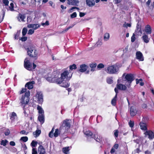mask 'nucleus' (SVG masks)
Instances as JSON below:
<instances>
[{
    "label": "nucleus",
    "mask_w": 154,
    "mask_h": 154,
    "mask_svg": "<svg viewBox=\"0 0 154 154\" xmlns=\"http://www.w3.org/2000/svg\"><path fill=\"white\" fill-rule=\"evenodd\" d=\"M122 79H119L118 80L116 87L114 89V91L116 94L115 97L112 99L111 102L113 106H115L116 105L117 95L119 93L118 90L125 91L127 89V87L125 85L121 84H119L120 82L122 83Z\"/></svg>",
    "instance_id": "f257e3e1"
},
{
    "label": "nucleus",
    "mask_w": 154,
    "mask_h": 154,
    "mask_svg": "<svg viewBox=\"0 0 154 154\" xmlns=\"http://www.w3.org/2000/svg\"><path fill=\"white\" fill-rule=\"evenodd\" d=\"M27 55L31 61L37 60L38 58V51L35 46L33 45H29L26 49Z\"/></svg>",
    "instance_id": "f03ea898"
},
{
    "label": "nucleus",
    "mask_w": 154,
    "mask_h": 154,
    "mask_svg": "<svg viewBox=\"0 0 154 154\" xmlns=\"http://www.w3.org/2000/svg\"><path fill=\"white\" fill-rule=\"evenodd\" d=\"M125 74V73H124L122 75V77L120 78H119V79H122V83H124V82H123V78H125V81H127L129 83V85H128V87L129 88V87L130 86L131 84L132 83V82L133 81H134V76L133 74L130 73L126 74V75H125V77H124ZM121 83H122V82H120L119 83V84H121Z\"/></svg>",
    "instance_id": "7ed1b4c3"
},
{
    "label": "nucleus",
    "mask_w": 154,
    "mask_h": 154,
    "mask_svg": "<svg viewBox=\"0 0 154 154\" xmlns=\"http://www.w3.org/2000/svg\"><path fill=\"white\" fill-rule=\"evenodd\" d=\"M30 93L29 91L25 93L24 95H23L20 99V103L21 105H23V107H25V106L28 104L29 101V96Z\"/></svg>",
    "instance_id": "20e7f679"
},
{
    "label": "nucleus",
    "mask_w": 154,
    "mask_h": 154,
    "mask_svg": "<svg viewBox=\"0 0 154 154\" xmlns=\"http://www.w3.org/2000/svg\"><path fill=\"white\" fill-rule=\"evenodd\" d=\"M70 121H71V120L68 119L63 120L62 125L60 127V130L62 131V130H64V132L68 131L70 128L71 127Z\"/></svg>",
    "instance_id": "39448f33"
},
{
    "label": "nucleus",
    "mask_w": 154,
    "mask_h": 154,
    "mask_svg": "<svg viewBox=\"0 0 154 154\" xmlns=\"http://www.w3.org/2000/svg\"><path fill=\"white\" fill-rule=\"evenodd\" d=\"M119 70L118 66L114 65L108 66L107 69H105L106 71L110 74H114L117 73Z\"/></svg>",
    "instance_id": "423d86ee"
},
{
    "label": "nucleus",
    "mask_w": 154,
    "mask_h": 154,
    "mask_svg": "<svg viewBox=\"0 0 154 154\" xmlns=\"http://www.w3.org/2000/svg\"><path fill=\"white\" fill-rule=\"evenodd\" d=\"M30 61L31 60L29 59V58L26 57L24 60V66L27 70L29 71H32V64Z\"/></svg>",
    "instance_id": "0eeeda50"
},
{
    "label": "nucleus",
    "mask_w": 154,
    "mask_h": 154,
    "mask_svg": "<svg viewBox=\"0 0 154 154\" xmlns=\"http://www.w3.org/2000/svg\"><path fill=\"white\" fill-rule=\"evenodd\" d=\"M73 72L69 71V72L67 70H65L63 72H62L61 74V77L63 79H64L66 78L67 79L69 80L71 78Z\"/></svg>",
    "instance_id": "6e6552de"
},
{
    "label": "nucleus",
    "mask_w": 154,
    "mask_h": 154,
    "mask_svg": "<svg viewBox=\"0 0 154 154\" xmlns=\"http://www.w3.org/2000/svg\"><path fill=\"white\" fill-rule=\"evenodd\" d=\"M63 80L61 76L60 78L54 77L52 78L51 79V82L58 84H61Z\"/></svg>",
    "instance_id": "1a4fd4ad"
},
{
    "label": "nucleus",
    "mask_w": 154,
    "mask_h": 154,
    "mask_svg": "<svg viewBox=\"0 0 154 154\" xmlns=\"http://www.w3.org/2000/svg\"><path fill=\"white\" fill-rule=\"evenodd\" d=\"M130 112L131 116H134L136 115L137 111L134 106H132L130 109Z\"/></svg>",
    "instance_id": "9d476101"
},
{
    "label": "nucleus",
    "mask_w": 154,
    "mask_h": 154,
    "mask_svg": "<svg viewBox=\"0 0 154 154\" xmlns=\"http://www.w3.org/2000/svg\"><path fill=\"white\" fill-rule=\"evenodd\" d=\"M145 136H148V138L152 139L154 138V132L150 130L146 131L144 133Z\"/></svg>",
    "instance_id": "9b49d317"
},
{
    "label": "nucleus",
    "mask_w": 154,
    "mask_h": 154,
    "mask_svg": "<svg viewBox=\"0 0 154 154\" xmlns=\"http://www.w3.org/2000/svg\"><path fill=\"white\" fill-rule=\"evenodd\" d=\"M80 69L79 70V71L83 72L87 71L88 66L85 64L81 65L80 66Z\"/></svg>",
    "instance_id": "f8f14e48"
},
{
    "label": "nucleus",
    "mask_w": 154,
    "mask_h": 154,
    "mask_svg": "<svg viewBox=\"0 0 154 154\" xmlns=\"http://www.w3.org/2000/svg\"><path fill=\"white\" fill-rule=\"evenodd\" d=\"M35 83L34 81L29 82H27L25 85V88L26 87L29 89H32L33 87V85Z\"/></svg>",
    "instance_id": "ddd939ff"
},
{
    "label": "nucleus",
    "mask_w": 154,
    "mask_h": 154,
    "mask_svg": "<svg viewBox=\"0 0 154 154\" xmlns=\"http://www.w3.org/2000/svg\"><path fill=\"white\" fill-rule=\"evenodd\" d=\"M38 102L39 103H42L43 102V96L41 92L37 93Z\"/></svg>",
    "instance_id": "4468645a"
},
{
    "label": "nucleus",
    "mask_w": 154,
    "mask_h": 154,
    "mask_svg": "<svg viewBox=\"0 0 154 154\" xmlns=\"http://www.w3.org/2000/svg\"><path fill=\"white\" fill-rule=\"evenodd\" d=\"M136 58L139 60L143 61L144 58L142 54L140 51H137L136 53Z\"/></svg>",
    "instance_id": "2eb2a0df"
},
{
    "label": "nucleus",
    "mask_w": 154,
    "mask_h": 154,
    "mask_svg": "<svg viewBox=\"0 0 154 154\" xmlns=\"http://www.w3.org/2000/svg\"><path fill=\"white\" fill-rule=\"evenodd\" d=\"M41 26L40 24H32L29 25L27 27L29 28H32L34 30H36Z\"/></svg>",
    "instance_id": "dca6fc26"
},
{
    "label": "nucleus",
    "mask_w": 154,
    "mask_h": 154,
    "mask_svg": "<svg viewBox=\"0 0 154 154\" xmlns=\"http://www.w3.org/2000/svg\"><path fill=\"white\" fill-rule=\"evenodd\" d=\"M144 31L147 34H150L152 32V28L149 25H146L144 29Z\"/></svg>",
    "instance_id": "f3484780"
},
{
    "label": "nucleus",
    "mask_w": 154,
    "mask_h": 154,
    "mask_svg": "<svg viewBox=\"0 0 154 154\" xmlns=\"http://www.w3.org/2000/svg\"><path fill=\"white\" fill-rule=\"evenodd\" d=\"M38 152L39 154H45V149L42 145H40L38 148Z\"/></svg>",
    "instance_id": "a211bd4d"
},
{
    "label": "nucleus",
    "mask_w": 154,
    "mask_h": 154,
    "mask_svg": "<svg viewBox=\"0 0 154 154\" xmlns=\"http://www.w3.org/2000/svg\"><path fill=\"white\" fill-rule=\"evenodd\" d=\"M67 2V4L69 5H75L78 3L79 2L78 1L76 0H66Z\"/></svg>",
    "instance_id": "6ab92c4d"
},
{
    "label": "nucleus",
    "mask_w": 154,
    "mask_h": 154,
    "mask_svg": "<svg viewBox=\"0 0 154 154\" xmlns=\"http://www.w3.org/2000/svg\"><path fill=\"white\" fill-rule=\"evenodd\" d=\"M92 138H94L97 142L100 143L102 141V137L99 136L97 135V134H94Z\"/></svg>",
    "instance_id": "aec40b11"
},
{
    "label": "nucleus",
    "mask_w": 154,
    "mask_h": 154,
    "mask_svg": "<svg viewBox=\"0 0 154 154\" xmlns=\"http://www.w3.org/2000/svg\"><path fill=\"white\" fill-rule=\"evenodd\" d=\"M86 3L89 7H92L95 5L94 0H86Z\"/></svg>",
    "instance_id": "412c9836"
},
{
    "label": "nucleus",
    "mask_w": 154,
    "mask_h": 154,
    "mask_svg": "<svg viewBox=\"0 0 154 154\" xmlns=\"http://www.w3.org/2000/svg\"><path fill=\"white\" fill-rule=\"evenodd\" d=\"M139 125L140 129L146 131H147V128L146 124L140 122Z\"/></svg>",
    "instance_id": "4be33fe9"
},
{
    "label": "nucleus",
    "mask_w": 154,
    "mask_h": 154,
    "mask_svg": "<svg viewBox=\"0 0 154 154\" xmlns=\"http://www.w3.org/2000/svg\"><path fill=\"white\" fill-rule=\"evenodd\" d=\"M38 119L41 123L43 124L45 122V116L44 114L39 115L38 117Z\"/></svg>",
    "instance_id": "5701e85b"
},
{
    "label": "nucleus",
    "mask_w": 154,
    "mask_h": 154,
    "mask_svg": "<svg viewBox=\"0 0 154 154\" xmlns=\"http://www.w3.org/2000/svg\"><path fill=\"white\" fill-rule=\"evenodd\" d=\"M142 39L144 42L146 43H148L149 41V38H148L147 35H143L142 37Z\"/></svg>",
    "instance_id": "b1692460"
},
{
    "label": "nucleus",
    "mask_w": 154,
    "mask_h": 154,
    "mask_svg": "<svg viewBox=\"0 0 154 154\" xmlns=\"http://www.w3.org/2000/svg\"><path fill=\"white\" fill-rule=\"evenodd\" d=\"M62 87L64 88H68L69 86V83L68 82L66 81H63L61 83V85Z\"/></svg>",
    "instance_id": "393cba45"
},
{
    "label": "nucleus",
    "mask_w": 154,
    "mask_h": 154,
    "mask_svg": "<svg viewBox=\"0 0 154 154\" xmlns=\"http://www.w3.org/2000/svg\"><path fill=\"white\" fill-rule=\"evenodd\" d=\"M61 131H62L60 130V129H55V132L53 134V135H54V136L55 137H56L60 134V132Z\"/></svg>",
    "instance_id": "a878e982"
},
{
    "label": "nucleus",
    "mask_w": 154,
    "mask_h": 154,
    "mask_svg": "<svg viewBox=\"0 0 154 154\" xmlns=\"http://www.w3.org/2000/svg\"><path fill=\"white\" fill-rule=\"evenodd\" d=\"M84 134L86 136L91 137L93 135V133L89 130L87 131L84 132Z\"/></svg>",
    "instance_id": "bb28decb"
},
{
    "label": "nucleus",
    "mask_w": 154,
    "mask_h": 154,
    "mask_svg": "<svg viewBox=\"0 0 154 154\" xmlns=\"http://www.w3.org/2000/svg\"><path fill=\"white\" fill-rule=\"evenodd\" d=\"M97 64L96 63H92L90 64V66L91 68V71H94L95 70V69L97 66Z\"/></svg>",
    "instance_id": "cd10ccee"
},
{
    "label": "nucleus",
    "mask_w": 154,
    "mask_h": 154,
    "mask_svg": "<svg viewBox=\"0 0 154 154\" xmlns=\"http://www.w3.org/2000/svg\"><path fill=\"white\" fill-rule=\"evenodd\" d=\"M16 117H17L16 113L14 112H12L10 116V119L12 121H14Z\"/></svg>",
    "instance_id": "c85d7f7f"
},
{
    "label": "nucleus",
    "mask_w": 154,
    "mask_h": 154,
    "mask_svg": "<svg viewBox=\"0 0 154 154\" xmlns=\"http://www.w3.org/2000/svg\"><path fill=\"white\" fill-rule=\"evenodd\" d=\"M41 131L40 130H37L35 132H33V134L35 135V137H38L41 133Z\"/></svg>",
    "instance_id": "c756f323"
},
{
    "label": "nucleus",
    "mask_w": 154,
    "mask_h": 154,
    "mask_svg": "<svg viewBox=\"0 0 154 154\" xmlns=\"http://www.w3.org/2000/svg\"><path fill=\"white\" fill-rule=\"evenodd\" d=\"M37 109L38 110V112L39 114H44V111L40 106H38Z\"/></svg>",
    "instance_id": "7c9ffc66"
},
{
    "label": "nucleus",
    "mask_w": 154,
    "mask_h": 154,
    "mask_svg": "<svg viewBox=\"0 0 154 154\" xmlns=\"http://www.w3.org/2000/svg\"><path fill=\"white\" fill-rule=\"evenodd\" d=\"M69 72L70 71V72H72V70L76 69H77L76 66L75 64H73L72 65H70L69 66Z\"/></svg>",
    "instance_id": "2f4dec72"
},
{
    "label": "nucleus",
    "mask_w": 154,
    "mask_h": 154,
    "mask_svg": "<svg viewBox=\"0 0 154 154\" xmlns=\"http://www.w3.org/2000/svg\"><path fill=\"white\" fill-rule=\"evenodd\" d=\"M148 120L149 118L148 117H143L142 119V121L140 122L146 123H146L148 121Z\"/></svg>",
    "instance_id": "473e14b6"
},
{
    "label": "nucleus",
    "mask_w": 154,
    "mask_h": 154,
    "mask_svg": "<svg viewBox=\"0 0 154 154\" xmlns=\"http://www.w3.org/2000/svg\"><path fill=\"white\" fill-rule=\"evenodd\" d=\"M19 17L22 21H24V20L26 16L24 14H22L20 13L19 14Z\"/></svg>",
    "instance_id": "72a5a7b5"
},
{
    "label": "nucleus",
    "mask_w": 154,
    "mask_h": 154,
    "mask_svg": "<svg viewBox=\"0 0 154 154\" xmlns=\"http://www.w3.org/2000/svg\"><path fill=\"white\" fill-rule=\"evenodd\" d=\"M109 38V34L108 33H106L104 34V40L105 41L108 40Z\"/></svg>",
    "instance_id": "f704fd0d"
},
{
    "label": "nucleus",
    "mask_w": 154,
    "mask_h": 154,
    "mask_svg": "<svg viewBox=\"0 0 154 154\" xmlns=\"http://www.w3.org/2000/svg\"><path fill=\"white\" fill-rule=\"evenodd\" d=\"M69 147L63 148V151L65 154H67L69 151Z\"/></svg>",
    "instance_id": "c9c22d12"
},
{
    "label": "nucleus",
    "mask_w": 154,
    "mask_h": 154,
    "mask_svg": "<svg viewBox=\"0 0 154 154\" xmlns=\"http://www.w3.org/2000/svg\"><path fill=\"white\" fill-rule=\"evenodd\" d=\"M27 32V30L26 28L24 27L22 30V34L23 36H25Z\"/></svg>",
    "instance_id": "e433bc0d"
},
{
    "label": "nucleus",
    "mask_w": 154,
    "mask_h": 154,
    "mask_svg": "<svg viewBox=\"0 0 154 154\" xmlns=\"http://www.w3.org/2000/svg\"><path fill=\"white\" fill-rule=\"evenodd\" d=\"M8 142V141L7 140H2L1 141L0 144L1 145L5 146L6 145Z\"/></svg>",
    "instance_id": "4c0bfd02"
},
{
    "label": "nucleus",
    "mask_w": 154,
    "mask_h": 154,
    "mask_svg": "<svg viewBox=\"0 0 154 154\" xmlns=\"http://www.w3.org/2000/svg\"><path fill=\"white\" fill-rule=\"evenodd\" d=\"M112 77H109L107 79L106 82L109 84H111L113 83Z\"/></svg>",
    "instance_id": "58836bf2"
},
{
    "label": "nucleus",
    "mask_w": 154,
    "mask_h": 154,
    "mask_svg": "<svg viewBox=\"0 0 154 154\" xmlns=\"http://www.w3.org/2000/svg\"><path fill=\"white\" fill-rule=\"evenodd\" d=\"M37 143V142L35 141L34 140H33L31 143V145L32 147H35L36 146Z\"/></svg>",
    "instance_id": "ea45409f"
},
{
    "label": "nucleus",
    "mask_w": 154,
    "mask_h": 154,
    "mask_svg": "<svg viewBox=\"0 0 154 154\" xmlns=\"http://www.w3.org/2000/svg\"><path fill=\"white\" fill-rule=\"evenodd\" d=\"M128 124L130 127L132 128L134 127V123L133 121L130 120L128 122Z\"/></svg>",
    "instance_id": "a19ab883"
},
{
    "label": "nucleus",
    "mask_w": 154,
    "mask_h": 154,
    "mask_svg": "<svg viewBox=\"0 0 154 154\" xmlns=\"http://www.w3.org/2000/svg\"><path fill=\"white\" fill-rule=\"evenodd\" d=\"M20 31H17V33L14 35V38L15 39H18L19 38L20 33Z\"/></svg>",
    "instance_id": "79ce46f5"
},
{
    "label": "nucleus",
    "mask_w": 154,
    "mask_h": 154,
    "mask_svg": "<svg viewBox=\"0 0 154 154\" xmlns=\"http://www.w3.org/2000/svg\"><path fill=\"white\" fill-rule=\"evenodd\" d=\"M20 140H22L24 142H26L28 140V137L26 136L23 137H21Z\"/></svg>",
    "instance_id": "37998d69"
},
{
    "label": "nucleus",
    "mask_w": 154,
    "mask_h": 154,
    "mask_svg": "<svg viewBox=\"0 0 154 154\" xmlns=\"http://www.w3.org/2000/svg\"><path fill=\"white\" fill-rule=\"evenodd\" d=\"M54 131V128H53L51 131L49 132V137L51 138H52L53 137V133Z\"/></svg>",
    "instance_id": "c03bdc74"
},
{
    "label": "nucleus",
    "mask_w": 154,
    "mask_h": 154,
    "mask_svg": "<svg viewBox=\"0 0 154 154\" xmlns=\"http://www.w3.org/2000/svg\"><path fill=\"white\" fill-rule=\"evenodd\" d=\"M119 131L118 130H115L114 131V134L115 137H117L118 136Z\"/></svg>",
    "instance_id": "a18cd8bd"
},
{
    "label": "nucleus",
    "mask_w": 154,
    "mask_h": 154,
    "mask_svg": "<svg viewBox=\"0 0 154 154\" xmlns=\"http://www.w3.org/2000/svg\"><path fill=\"white\" fill-rule=\"evenodd\" d=\"M14 4L12 2L10 4V6L9 7V9L10 11H14Z\"/></svg>",
    "instance_id": "49530a36"
},
{
    "label": "nucleus",
    "mask_w": 154,
    "mask_h": 154,
    "mask_svg": "<svg viewBox=\"0 0 154 154\" xmlns=\"http://www.w3.org/2000/svg\"><path fill=\"white\" fill-rule=\"evenodd\" d=\"M26 89L25 88H22L20 92H19V93L20 94H21L24 92H26Z\"/></svg>",
    "instance_id": "de8ad7c7"
},
{
    "label": "nucleus",
    "mask_w": 154,
    "mask_h": 154,
    "mask_svg": "<svg viewBox=\"0 0 154 154\" xmlns=\"http://www.w3.org/2000/svg\"><path fill=\"white\" fill-rule=\"evenodd\" d=\"M77 17V14L76 12H74L71 14L70 17L71 18L76 17Z\"/></svg>",
    "instance_id": "09e8293b"
},
{
    "label": "nucleus",
    "mask_w": 154,
    "mask_h": 154,
    "mask_svg": "<svg viewBox=\"0 0 154 154\" xmlns=\"http://www.w3.org/2000/svg\"><path fill=\"white\" fill-rule=\"evenodd\" d=\"M104 67V65L102 63L99 64L97 66V68L99 69H102Z\"/></svg>",
    "instance_id": "8fccbe9b"
},
{
    "label": "nucleus",
    "mask_w": 154,
    "mask_h": 154,
    "mask_svg": "<svg viewBox=\"0 0 154 154\" xmlns=\"http://www.w3.org/2000/svg\"><path fill=\"white\" fill-rule=\"evenodd\" d=\"M135 35V34L134 33H133L132 36L131 37V42H134L136 39Z\"/></svg>",
    "instance_id": "3c124183"
},
{
    "label": "nucleus",
    "mask_w": 154,
    "mask_h": 154,
    "mask_svg": "<svg viewBox=\"0 0 154 154\" xmlns=\"http://www.w3.org/2000/svg\"><path fill=\"white\" fill-rule=\"evenodd\" d=\"M140 146H139V147L134 150V152L135 153H139L141 151L140 149Z\"/></svg>",
    "instance_id": "603ef678"
},
{
    "label": "nucleus",
    "mask_w": 154,
    "mask_h": 154,
    "mask_svg": "<svg viewBox=\"0 0 154 154\" xmlns=\"http://www.w3.org/2000/svg\"><path fill=\"white\" fill-rule=\"evenodd\" d=\"M34 32V30L32 29H30L28 31V34L29 35H32V34Z\"/></svg>",
    "instance_id": "864d4df0"
},
{
    "label": "nucleus",
    "mask_w": 154,
    "mask_h": 154,
    "mask_svg": "<svg viewBox=\"0 0 154 154\" xmlns=\"http://www.w3.org/2000/svg\"><path fill=\"white\" fill-rule=\"evenodd\" d=\"M27 37L26 36L22 37L20 38V40L22 42H25L27 40Z\"/></svg>",
    "instance_id": "5fc2aeb1"
},
{
    "label": "nucleus",
    "mask_w": 154,
    "mask_h": 154,
    "mask_svg": "<svg viewBox=\"0 0 154 154\" xmlns=\"http://www.w3.org/2000/svg\"><path fill=\"white\" fill-rule=\"evenodd\" d=\"M3 2L5 6L8 5L9 2L8 0H3Z\"/></svg>",
    "instance_id": "6e6d98bb"
},
{
    "label": "nucleus",
    "mask_w": 154,
    "mask_h": 154,
    "mask_svg": "<svg viewBox=\"0 0 154 154\" xmlns=\"http://www.w3.org/2000/svg\"><path fill=\"white\" fill-rule=\"evenodd\" d=\"M41 25L42 26H44L45 25L46 26H48L49 25V21L48 20H47L46 21L45 23H41Z\"/></svg>",
    "instance_id": "4d7b16f0"
},
{
    "label": "nucleus",
    "mask_w": 154,
    "mask_h": 154,
    "mask_svg": "<svg viewBox=\"0 0 154 154\" xmlns=\"http://www.w3.org/2000/svg\"><path fill=\"white\" fill-rule=\"evenodd\" d=\"M77 9L78 10H79V8H78V7H72L70 9H69V11H70V12H72V11L73 10V9Z\"/></svg>",
    "instance_id": "13d9d810"
},
{
    "label": "nucleus",
    "mask_w": 154,
    "mask_h": 154,
    "mask_svg": "<svg viewBox=\"0 0 154 154\" xmlns=\"http://www.w3.org/2000/svg\"><path fill=\"white\" fill-rule=\"evenodd\" d=\"M74 26V25H72L71 26H69V27H68L66 29H65L64 30H63V32H66L68 31L69 29H70L71 28Z\"/></svg>",
    "instance_id": "bf43d9fd"
},
{
    "label": "nucleus",
    "mask_w": 154,
    "mask_h": 154,
    "mask_svg": "<svg viewBox=\"0 0 154 154\" xmlns=\"http://www.w3.org/2000/svg\"><path fill=\"white\" fill-rule=\"evenodd\" d=\"M135 32H136V33H137L138 34H139L140 33V34L142 33V32L141 30V29H140V30L138 29H136L135 30Z\"/></svg>",
    "instance_id": "052dcab7"
},
{
    "label": "nucleus",
    "mask_w": 154,
    "mask_h": 154,
    "mask_svg": "<svg viewBox=\"0 0 154 154\" xmlns=\"http://www.w3.org/2000/svg\"><path fill=\"white\" fill-rule=\"evenodd\" d=\"M32 154H37V152L36 149L33 148L32 150Z\"/></svg>",
    "instance_id": "680f3d73"
},
{
    "label": "nucleus",
    "mask_w": 154,
    "mask_h": 154,
    "mask_svg": "<svg viewBox=\"0 0 154 154\" xmlns=\"http://www.w3.org/2000/svg\"><path fill=\"white\" fill-rule=\"evenodd\" d=\"M123 26L124 27H126V28H127L128 27H131V25L130 23H127L126 24H124Z\"/></svg>",
    "instance_id": "e2e57ef3"
},
{
    "label": "nucleus",
    "mask_w": 154,
    "mask_h": 154,
    "mask_svg": "<svg viewBox=\"0 0 154 154\" xmlns=\"http://www.w3.org/2000/svg\"><path fill=\"white\" fill-rule=\"evenodd\" d=\"M32 71L33 69H35L36 67V65L34 63H33L32 64Z\"/></svg>",
    "instance_id": "0e129e2a"
},
{
    "label": "nucleus",
    "mask_w": 154,
    "mask_h": 154,
    "mask_svg": "<svg viewBox=\"0 0 154 154\" xmlns=\"http://www.w3.org/2000/svg\"><path fill=\"white\" fill-rule=\"evenodd\" d=\"M10 145L12 146H15V143L13 141H11L9 143Z\"/></svg>",
    "instance_id": "69168bd1"
},
{
    "label": "nucleus",
    "mask_w": 154,
    "mask_h": 154,
    "mask_svg": "<svg viewBox=\"0 0 154 154\" xmlns=\"http://www.w3.org/2000/svg\"><path fill=\"white\" fill-rule=\"evenodd\" d=\"M85 14L84 13H82V12H80L79 13V16L80 17H84Z\"/></svg>",
    "instance_id": "338daca9"
},
{
    "label": "nucleus",
    "mask_w": 154,
    "mask_h": 154,
    "mask_svg": "<svg viewBox=\"0 0 154 154\" xmlns=\"http://www.w3.org/2000/svg\"><path fill=\"white\" fill-rule=\"evenodd\" d=\"M142 107L143 109H146L147 108V105L146 104L143 103L142 104Z\"/></svg>",
    "instance_id": "774afa93"
}]
</instances>
